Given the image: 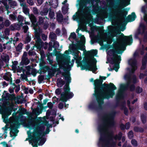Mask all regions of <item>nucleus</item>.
<instances>
[{"label": "nucleus", "instance_id": "nucleus-1", "mask_svg": "<svg viewBox=\"0 0 147 147\" xmlns=\"http://www.w3.org/2000/svg\"><path fill=\"white\" fill-rule=\"evenodd\" d=\"M116 15L119 18V21L117 24V28L111 26L108 27V32L104 33L103 30L99 32L100 37L104 41H107V43L110 44L112 42L113 38L117 34H121V37L117 39V41L114 44V50L112 49L107 52L108 54L111 56L112 63L115 64V67L116 68L115 71L117 72L119 68V64L121 60L120 55H118L116 53L120 54L122 53L125 49V46L127 45H130L132 42V38L131 35L129 36H124V35L118 30L120 29L121 31H123L125 29V26L127 23L124 17L127 14V12L125 9H123L120 7H119L116 10Z\"/></svg>", "mask_w": 147, "mask_h": 147}, {"label": "nucleus", "instance_id": "nucleus-2", "mask_svg": "<svg viewBox=\"0 0 147 147\" xmlns=\"http://www.w3.org/2000/svg\"><path fill=\"white\" fill-rule=\"evenodd\" d=\"M114 116L110 114L105 116L103 118V124L98 126V130L100 133L99 144L102 147H114L116 141L120 140L122 134L119 133L118 135L113 136L109 130V127L114 125Z\"/></svg>", "mask_w": 147, "mask_h": 147}, {"label": "nucleus", "instance_id": "nucleus-3", "mask_svg": "<svg viewBox=\"0 0 147 147\" xmlns=\"http://www.w3.org/2000/svg\"><path fill=\"white\" fill-rule=\"evenodd\" d=\"M76 36L74 32L71 33L69 38V40L71 41V39H73L76 42V45H73V47L71 49V54L74 56V59L70 61V57L67 56L64 54L60 55L59 59L58 61V63L60 69L69 70V69L73 66L74 60L76 61V63L78 67L82 65L81 61L82 58L79 55L80 52L78 49L84 50V44L80 40V41L77 40L76 38Z\"/></svg>", "mask_w": 147, "mask_h": 147}, {"label": "nucleus", "instance_id": "nucleus-4", "mask_svg": "<svg viewBox=\"0 0 147 147\" xmlns=\"http://www.w3.org/2000/svg\"><path fill=\"white\" fill-rule=\"evenodd\" d=\"M102 81L100 80H96L94 81L95 93L98 105L100 106L103 103V99L112 98L115 94L113 90L116 89V88L112 83L109 85L104 84L101 85Z\"/></svg>", "mask_w": 147, "mask_h": 147}, {"label": "nucleus", "instance_id": "nucleus-5", "mask_svg": "<svg viewBox=\"0 0 147 147\" xmlns=\"http://www.w3.org/2000/svg\"><path fill=\"white\" fill-rule=\"evenodd\" d=\"M28 127L30 129H33L34 131L31 135V139L29 140L30 144L33 146L37 147V144L39 145H42L45 143V140L41 138L42 135L48 134L49 129L47 128L46 131H44L45 126L43 125H39L36 122L31 123L28 125Z\"/></svg>", "mask_w": 147, "mask_h": 147}, {"label": "nucleus", "instance_id": "nucleus-6", "mask_svg": "<svg viewBox=\"0 0 147 147\" xmlns=\"http://www.w3.org/2000/svg\"><path fill=\"white\" fill-rule=\"evenodd\" d=\"M12 112L11 110H7L5 113H3L2 114V118L3 119L4 121L6 123L10 122L12 123L13 124V126H12L11 125V130L10 132L11 134H13L14 136L16 135V134H17L18 131L17 129V128L18 127V125L19 124L18 122V119L16 118L15 115H14V114H13V117L10 118L9 119H8V117H6V116H8L11 114Z\"/></svg>", "mask_w": 147, "mask_h": 147}, {"label": "nucleus", "instance_id": "nucleus-7", "mask_svg": "<svg viewBox=\"0 0 147 147\" xmlns=\"http://www.w3.org/2000/svg\"><path fill=\"white\" fill-rule=\"evenodd\" d=\"M89 54L91 56L86 61V64L85 66V69L89 70L92 71V72L94 73L95 71L97 69L96 66V63L97 62L94 56L96 55L97 52L96 50H92L89 52ZM84 69L82 68L81 69Z\"/></svg>", "mask_w": 147, "mask_h": 147}, {"label": "nucleus", "instance_id": "nucleus-8", "mask_svg": "<svg viewBox=\"0 0 147 147\" xmlns=\"http://www.w3.org/2000/svg\"><path fill=\"white\" fill-rule=\"evenodd\" d=\"M124 78L127 80V82L126 84H122L120 85V89L117 95V97L119 98H122L123 90L128 88H129L131 90L134 89V86L133 85L131 86V83L132 81L133 83H135L137 82L136 77L134 76H133L132 79L131 76L126 74Z\"/></svg>", "mask_w": 147, "mask_h": 147}, {"label": "nucleus", "instance_id": "nucleus-9", "mask_svg": "<svg viewBox=\"0 0 147 147\" xmlns=\"http://www.w3.org/2000/svg\"><path fill=\"white\" fill-rule=\"evenodd\" d=\"M70 89L68 85L64 87V92L61 94V99L63 101H66L68 99L71 98L74 95L73 93L69 91Z\"/></svg>", "mask_w": 147, "mask_h": 147}, {"label": "nucleus", "instance_id": "nucleus-10", "mask_svg": "<svg viewBox=\"0 0 147 147\" xmlns=\"http://www.w3.org/2000/svg\"><path fill=\"white\" fill-rule=\"evenodd\" d=\"M139 34L144 35V41L146 42L147 40V32L145 26L142 23L140 24L139 29L135 34V37L138 38V35Z\"/></svg>", "mask_w": 147, "mask_h": 147}, {"label": "nucleus", "instance_id": "nucleus-11", "mask_svg": "<svg viewBox=\"0 0 147 147\" xmlns=\"http://www.w3.org/2000/svg\"><path fill=\"white\" fill-rule=\"evenodd\" d=\"M128 63L130 66L129 71L130 73H133L137 68L136 60L135 58L131 59L129 60Z\"/></svg>", "mask_w": 147, "mask_h": 147}, {"label": "nucleus", "instance_id": "nucleus-12", "mask_svg": "<svg viewBox=\"0 0 147 147\" xmlns=\"http://www.w3.org/2000/svg\"><path fill=\"white\" fill-rule=\"evenodd\" d=\"M48 19L46 17L45 18L39 17L38 23L40 25L44 24V28L45 29H46L48 26Z\"/></svg>", "mask_w": 147, "mask_h": 147}, {"label": "nucleus", "instance_id": "nucleus-13", "mask_svg": "<svg viewBox=\"0 0 147 147\" xmlns=\"http://www.w3.org/2000/svg\"><path fill=\"white\" fill-rule=\"evenodd\" d=\"M34 39L36 42L34 46L38 49L40 50L42 46V40L38 35H36L34 37Z\"/></svg>", "mask_w": 147, "mask_h": 147}, {"label": "nucleus", "instance_id": "nucleus-14", "mask_svg": "<svg viewBox=\"0 0 147 147\" xmlns=\"http://www.w3.org/2000/svg\"><path fill=\"white\" fill-rule=\"evenodd\" d=\"M144 0L145 2L146 3V4L142 7V11L144 14L143 20L146 22H147V0Z\"/></svg>", "mask_w": 147, "mask_h": 147}, {"label": "nucleus", "instance_id": "nucleus-15", "mask_svg": "<svg viewBox=\"0 0 147 147\" xmlns=\"http://www.w3.org/2000/svg\"><path fill=\"white\" fill-rule=\"evenodd\" d=\"M98 17L102 20L105 18H107L108 16V14L106 10L102 11L100 13L98 14Z\"/></svg>", "mask_w": 147, "mask_h": 147}, {"label": "nucleus", "instance_id": "nucleus-16", "mask_svg": "<svg viewBox=\"0 0 147 147\" xmlns=\"http://www.w3.org/2000/svg\"><path fill=\"white\" fill-rule=\"evenodd\" d=\"M21 6L22 7L23 11L24 13L26 15H29V9L28 8L26 3L21 4Z\"/></svg>", "mask_w": 147, "mask_h": 147}, {"label": "nucleus", "instance_id": "nucleus-17", "mask_svg": "<svg viewBox=\"0 0 147 147\" xmlns=\"http://www.w3.org/2000/svg\"><path fill=\"white\" fill-rule=\"evenodd\" d=\"M29 16L30 20L32 23V24L34 27L36 26L35 23L36 22V20L35 17L32 14H31L29 15Z\"/></svg>", "mask_w": 147, "mask_h": 147}, {"label": "nucleus", "instance_id": "nucleus-18", "mask_svg": "<svg viewBox=\"0 0 147 147\" xmlns=\"http://www.w3.org/2000/svg\"><path fill=\"white\" fill-rule=\"evenodd\" d=\"M136 16L134 13H132L131 14L128 16L127 19L128 22H131L135 20Z\"/></svg>", "mask_w": 147, "mask_h": 147}, {"label": "nucleus", "instance_id": "nucleus-19", "mask_svg": "<svg viewBox=\"0 0 147 147\" xmlns=\"http://www.w3.org/2000/svg\"><path fill=\"white\" fill-rule=\"evenodd\" d=\"M76 15H74L73 16V18L74 20H75L76 19H78L80 20L82 18L83 14L82 12L80 11H78L76 13Z\"/></svg>", "mask_w": 147, "mask_h": 147}, {"label": "nucleus", "instance_id": "nucleus-20", "mask_svg": "<svg viewBox=\"0 0 147 147\" xmlns=\"http://www.w3.org/2000/svg\"><path fill=\"white\" fill-rule=\"evenodd\" d=\"M18 62L17 61H14L13 62V64L12 65V69L14 70H17V73L18 74V75H19L20 74H19V73L20 72V71H22V69H21V70L20 71H19L18 69L17 68V66L18 65Z\"/></svg>", "mask_w": 147, "mask_h": 147}, {"label": "nucleus", "instance_id": "nucleus-21", "mask_svg": "<svg viewBox=\"0 0 147 147\" xmlns=\"http://www.w3.org/2000/svg\"><path fill=\"white\" fill-rule=\"evenodd\" d=\"M49 2L50 5H52L54 8H56L58 5L57 0H51Z\"/></svg>", "mask_w": 147, "mask_h": 147}, {"label": "nucleus", "instance_id": "nucleus-22", "mask_svg": "<svg viewBox=\"0 0 147 147\" xmlns=\"http://www.w3.org/2000/svg\"><path fill=\"white\" fill-rule=\"evenodd\" d=\"M62 75L65 77V80L67 83H69L70 82L71 79L69 73H64Z\"/></svg>", "mask_w": 147, "mask_h": 147}, {"label": "nucleus", "instance_id": "nucleus-23", "mask_svg": "<svg viewBox=\"0 0 147 147\" xmlns=\"http://www.w3.org/2000/svg\"><path fill=\"white\" fill-rule=\"evenodd\" d=\"M80 30L78 28L76 30V32L78 33V35L79 38H80V40L83 43H85V37L84 36V35H82L81 34H79L78 33Z\"/></svg>", "mask_w": 147, "mask_h": 147}, {"label": "nucleus", "instance_id": "nucleus-24", "mask_svg": "<svg viewBox=\"0 0 147 147\" xmlns=\"http://www.w3.org/2000/svg\"><path fill=\"white\" fill-rule=\"evenodd\" d=\"M147 63V56H145L143 59L142 61V65L141 69H144L146 67V63Z\"/></svg>", "mask_w": 147, "mask_h": 147}, {"label": "nucleus", "instance_id": "nucleus-25", "mask_svg": "<svg viewBox=\"0 0 147 147\" xmlns=\"http://www.w3.org/2000/svg\"><path fill=\"white\" fill-rule=\"evenodd\" d=\"M57 20L59 22H61L63 20V16L60 12H58L57 13Z\"/></svg>", "mask_w": 147, "mask_h": 147}, {"label": "nucleus", "instance_id": "nucleus-26", "mask_svg": "<svg viewBox=\"0 0 147 147\" xmlns=\"http://www.w3.org/2000/svg\"><path fill=\"white\" fill-rule=\"evenodd\" d=\"M65 82L61 78H59L57 80V85L58 87H61L64 84Z\"/></svg>", "mask_w": 147, "mask_h": 147}, {"label": "nucleus", "instance_id": "nucleus-27", "mask_svg": "<svg viewBox=\"0 0 147 147\" xmlns=\"http://www.w3.org/2000/svg\"><path fill=\"white\" fill-rule=\"evenodd\" d=\"M30 62L29 60L27 58H25L22 59V61L21 62V64L22 65H28Z\"/></svg>", "mask_w": 147, "mask_h": 147}, {"label": "nucleus", "instance_id": "nucleus-28", "mask_svg": "<svg viewBox=\"0 0 147 147\" xmlns=\"http://www.w3.org/2000/svg\"><path fill=\"white\" fill-rule=\"evenodd\" d=\"M121 5L126 6L129 4L130 0H120Z\"/></svg>", "mask_w": 147, "mask_h": 147}, {"label": "nucleus", "instance_id": "nucleus-29", "mask_svg": "<svg viewBox=\"0 0 147 147\" xmlns=\"http://www.w3.org/2000/svg\"><path fill=\"white\" fill-rule=\"evenodd\" d=\"M9 4L11 7L14 8L16 6V2L13 0H9Z\"/></svg>", "mask_w": 147, "mask_h": 147}, {"label": "nucleus", "instance_id": "nucleus-30", "mask_svg": "<svg viewBox=\"0 0 147 147\" xmlns=\"http://www.w3.org/2000/svg\"><path fill=\"white\" fill-rule=\"evenodd\" d=\"M32 113L33 114L37 115H39L41 113L42 111L41 110H39L38 108L33 110Z\"/></svg>", "mask_w": 147, "mask_h": 147}, {"label": "nucleus", "instance_id": "nucleus-31", "mask_svg": "<svg viewBox=\"0 0 147 147\" xmlns=\"http://www.w3.org/2000/svg\"><path fill=\"white\" fill-rule=\"evenodd\" d=\"M11 95L9 93H7L5 94V95L3 94L2 96L3 98H4V99L7 100L11 99L10 96Z\"/></svg>", "mask_w": 147, "mask_h": 147}, {"label": "nucleus", "instance_id": "nucleus-32", "mask_svg": "<svg viewBox=\"0 0 147 147\" xmlns=\"http://www.w3.org/2000/svg\"><path fill=\"white\" fill-rule=\"evenodd\" d=\"M68 8L67 5H65L62 7L63 13H66L68 11Z\"/></svg>", "mask_w": 147, "mask_h": 147}, {"label": "nucleus", "instance_id": "nucleus-33", "mask_svg": "<svg viewBox=\"0 0 147 147\" xmlns=\"http://www.w3.org/2000/svg\"><path fill=\"white\" fill-rule=\"evenodd\" d=\"M48 11V10L47 9L43 10L40 13V14L42 16L46 15Z\"/></svg>", "mask_w": 147, "mask_h": 147}, {"label": "nucleus", "instance_id": "nucleus-34", "mask_svg": "<svg viewBox=\"0 0 147 147\" xmlns=\"http://www.w3.org/2000/svg\"><path fill=\"white\" fill-rule=\"evenodd\" d=\"M22 43L19 44L16 47V50L17 51H20L22 49Z\"/></svg>", "mask_w": 147, "mask_h": 147}, {"label": "nucleus", "instance_id": "nucleus-35", "mask_svg": "<svg viewBox=\"0 0 147 147\" xmlns=\"http://www.w3.org/2000/svg\"><path fill=\"white\" fill-rule=\"evenodd\" d=\"M57 36L56 34L53 32H51L49 35V37L52 39H56Z\"/></svg>", "mask_w": 147, "mask_h": 147}, {"label": "nucleus", "instance_id": "nucleus-36", "mask_svg": "<svg viewBox=\"0 0 147 147\" xmlns=\"http://www.w3.org/2000/svg\"><path fill=\"white\" fill-rule=\"evenodd\" d=\"M95 106V104L94 102H91L88 106V108L90 109L93 108Z\"/></svg>", "mask_w": 147, "mask_h": 147}, {"label": "nucleus", "instance_id": "nucleus-37", "mask_svg": "<svg viewBox=\"0 0 147 147\" xmlns=\"http://www.w3.org/2000/svg\"><path fill=\"white\" fill-rule=\"evenodd\" d=\"M49 15L51 18H53L54 16V13L53 11H50Z\"/></svg>", "mask_w": 147, "mask_h": 147}, {"label": "nucleus", "instance_id": "nucleus-38", "mask_svg": "<svg viewBox=\"0 0 147 147\" xmlns=\"http://www.w3.org/2000/svg\"><path fill=\"white\" fill-rule=\"evenodd\" d=\"M59 46V43L57 41H54L53 44L54 47L55 48V49H58V47Z\"/></svg>", "mask_w": 147, "mask_h": 147}, {"label": "nucleus", "instance_id": "nucleus-39", "mask_svg": "<svg viewBox=\"0 0 147 147\" xmlns=\"http://www.w3.org/2000/svg\"><path fill=\"white\" fill-rule=\"evenodd\" d=\"M9 19L11 20H14L16 19V16L13 14H11L9 15Z\"/></svg>", "mask_w": 147, "mask_h": 147}, {"label": "nucleus", "instance_id": "nucleus-40", "mask_svg": "<svg viewBox=\"0 0 147 147\" xmlns=\"http://www.w3.org/2000/svg\"><path fill=\"white\" fill-rule=\"evenodd\" d=\"M19 40V38H14V39L13 40L11 41V43H13L15 45L16 42Z\"/></svg>", "mask_w": 147, "mask_h": 147}, {"label": "nucleus", "instance_id": "nucleus-41", "mask_svg": "<svg viewBox=\"0 0 147 147\" xmlns=\"http://www.w3.org/2000/svg\"><path fill=\"white\" fill-rule=\"evenodd\" d=\"M33 11L35 14H38V10L36 7H34L33 8Z\"/></svg>", "mask_w": 147, "mask_h": 147}, {"label": "nucleus", "instance_id": "nucleus-42", "mask_svg": "<svg viewBox=\"0 0 147 147\" xmlns=\"http://www.w3.org/2000/svg\"><path fill=\"white\" fill-rule=\"evenodd\" d=\"M141 119L142 122L143 123H145L146 122V117L144 115L141 116Z\"/></svg>", "mask_w": 147, "mask_h": 147}, {"label": "nucleus", "instance_id": "nucleus-43", "mask_svg": "<svg viewBox=\"0 0 147 147\" xmlns=\"http://www.w3.org/2000/svg\"><path fill=\"white\" fill-rule=\"evenodd\" d=\"M24 20L23 17L21 15H19L18 16V20L19 22H22Z\"/></svg>", "mask_w": 147, "mask_h": 147}, {"label": "nucleus", "instance_id": "nucleus-44", "mask_svg": "<svg viewBox=\"0 0 147 147\" xmlns=\"http://www.w3.org/2000/svg\"><path fill=\"white\" fill-rule=\"evenodd\" d=\"M128 136L129 138H132L133 136V134L132 131H129L128 133Z\"/></svg>", "mask_w": 147, "mask_h": 147}, {"label": "nucleus", "instance_id": "nucleus-45", "mask_svg": "<svg viewBox=\"0 0 147 147\" xmlns=\"http://www.w3.org/2000/svg\"><path fill=\"white\" fill-rule=\"evenodd\" d=\"M132 144L134 146H136L137 145V142L135 140H132L131 141Z\"/></svg>", "mask_w": 147, "mask_h": 147}, {"label": "nucleus", "instance_id": "nucleus-46", "mask_svg": "<svg viewBox=\"0 0 147 147\" xmlns=\"http://www.w3.org/2000/svg\"><path fill=\"white\" fill-rule=\"evenodd\" d=\"M10 24V22L8 20H6L5 23V25L6 26H8Z\"/></svg>", "mask_w": 147, "mask_h": 147}, {"label": "nucleus", "instance_id": "nucleus-47", "mask_svg": "<svg viewBox=\"0 0 147 147\" xmlns=\"http://www.w3.org/2000/svg\"><path fill=\"white\" fill-rule=\"evenodd\" d=\"M27 2L30 5L34 4V2L32 0H27Z\"/></svg>", "mask_w": 147, "mask_h": 147}, {"label": "nucleus", "instance_id": "nucleus-48", "mask_svg": "<svg viewBox=\"0 0 147 147\" xmlns=\"http://www.w3.org/2000/svg\"><path fill=\"white\" fill-rule=\"evenodd\" d=\"M23 29L24 30V32L26 33L27 32L28 29V27L27 26H25L23 27Z\"/></svg>", "mask_w": 147, "mask_h": 147}, {"label": "nucleus", "instance_id": "nucleus-49", "mask_svg": "<svg viewBox=\"0 0 147 147\" xmlns=\"http://www.w3.org/2000/svg\"><path fill=\"white\" fill-rule=\"evenodd\" d=\"M142 91V88L140 87H138L136 89V91L138 93L141 92Z\"/></svg>", "mask_w": 147, "mask_h": 147}, {"label": "nucleus", "instance_id": "nucleus-50", "mask_svg": "<svg viewBox=\"0 0 147 147\" xmlns=\"http://www.w3.org/2000/svg\"><path fill=\"white\" fill-rule=\"evenodd\" d=\"M61 92V90L60 89H57L55 90V93L57 94H60Z\"/></svg>", "mask_w": 147, "mask_h": 147}, {"label": "nucleus", "instance_id": "nucleus-51", "mask_svg": "<svg viewBox=\"0 0 147 147\" xmlns=\"http://www.w3.org/2000/svg\"><path fill=\"white\" fill-rule=\"evenodd\" d=\"M4 79L5 80L8 81H11V77H8L7 76H5L4 77Z\"/></svg>", "mask_w": 147, "mask_h": 147}, {"label": "nucleus", "instance_id": "nucleus-52", "mask_svg": "<svg viewBox=\"0 0 147 147\" xmlns=\"http://www.w3.org/2000/svg\"><path fill=\"white\" fill-rule=\"evenodd\" d=\"M47 106L49 107L51 109L52 108L53 104L51 102H49L48 103Z\"/></svg>", "mask_w": 147, "mask_h": 147}, {"label": "nucleus", "instance_id": "nucleus-53", "mask_svg": "<svg viewBox=\"0 0 147 147\" xmlns=\"http://www.w3.org/2000/svg\"><path fill=\"white\" fill-rule=\"evenodd\" d=\"M42 37L44 40H45L47 38V36L43 34L42 35Z\"/></svg>", "mask_w": 147, "mask_h": 147}, {"label": "nucleus", "instance_id": "nucleus-54", "mask_svg": "<svg viewBox=\"0 0 147 147\" xmlns=\"http://www.w3.org/2000/svg\"><path fill=\"white\" fill-rule=\"evenodd\" d=\"M9 30L8 29H6L5 31V33L6 35H8L9 34Z\"/></svg>", "mask_w": 147, "mask_h": 147}, {"label": "nucleus", "instance_id": "nucleus-55", "mask_svg": "<svg viewBox=\"0 0 147 147\" xmlns=\"http://www.w3.org/2000/svg\"><path fill=\"white\" fill-rule=\"evenodd\" d=\"M63 103H60L59 105V108L61 109H62L63 108Z\"/></svg>", "mask_w": 147, "mask_h": 147}, {"label": "nucleus", "instance_id": "nucleus-56", "mask_svg": "<svg viewBox=\"0 0 147 147\" xmlns=\"http://www.w3.org/2000/svg\"><path fill=\"white\" fill-rule=\"evenodd\" d=\"M44 78L42 76H40L38 77V80L40 82L43 81Z\"/></svg>", "mask_w": 147, "mask_h": 147}, {"label": "nucleus", "instance_id": "nucleus-57", "mask_svg": "<svg viewBox=\"0 0 147 147\" xmlns=\"http://www.w3.org/2000/svg\"><path fill=\"white\" fill-rule=\"evenodd\" d=\"M3 59L5 61H7L9 60V57L8 56L6 55L5 56V58Z\"/></svg>", "mask_w": 147, "mask_h": 147}, {"label": "nucleus", "instance_id": "nucleus-58", "mask_svg": "<svg viewBox=\"0 0 147 147\" xmlns=\"http://www.w3.org/2000/svg\"><path fill=\"white\" fill-rule=\"evenodd\" d=\"M30 40V37L29 36H28L26 37V42H29Z\"/></svg>", "mask_w": 147, "mask_h": 147}, {"label": "nucleus", "instance_id": "nucleus-59", "mask_svg": "<svg viewBox=\"0 0 147 147\" xmlns=\"http://www.w3.org/2000/svg\"><path fill=\"white\" fill-rule=\"evenodd\" d=\"M2 129L4 130V134H7V129H8V128H7V127H3L2 128Z\"/></svg>", "mask_w": 147, "mask_h": 147}, {"label": "nucleus", "instance_id": "nucleus-60", "mask_svg": "<svg viewBox=\"0 0 147 147\" xmlns=\"http://www.w3.org/2000/svg\"><path fill=\"white\" fill-rule=\"evenodd\" d=\"M27 55V53L25 52H24L23 55L22 56V58H27L26 57Z\"/></svg>", "mask_w": 147, "mask_h": 147}, {"label": "nucleus", "instance_id": "nucleus-61", "mask_svg": "<svg viewBox=\"0 0 147 147\" xmlns=\"http://www.w3.org/2000/svg\"><path fill=\"white\" fill-rule=\"evenodd\" d=\"M56 34L58 35H60V30L59 29L57 28L56 30Z\"/></svg>", "mask_w": 147, "mask_h": 147}, {"label": "nucleus", "instance_id": "nucleus-62", "mask_svg": "<svg viewBox=\"0 0 147 147\" xmlns=\"http://www.w3.org/2000/svg\"><path fill=\"white\" fill-rule=\"evenodd\" d=\"M144 47L143 45H142V49L141 50H140V52H141V54H143V51L144 50Z\"/></svg>", "mask_w": 147, "mask_h": 147}, {"label": "nucleus", "instance_id": "nucleus-63", "mask_svg": "<svg viewBox=\"0 0 147 147\" xmlns=\"http://www.w3.org/2000/svg\"><path fill=\"white\" fill-rule=\"evenodd\" d=\"M129 127V123H126V125L125 126V128L127 129H128Z\"/></svg>", "mask_w": 147, "mask_h": 147}, {"label": "nucleus", "instance_id": "nucleus-64", "mask_svg": "<svg viewBox=\"0 0 147 147\" xmlns=\"http://www.w3.org/2000/svg\"><path fill=\"white\" fill-rule=\"evenodd\" d=\"M37 2L38 3L39 5H40L43 2V0H37Z\"/></svg>", "mask_w": 147, "mask_h": 147}]
</instances>
